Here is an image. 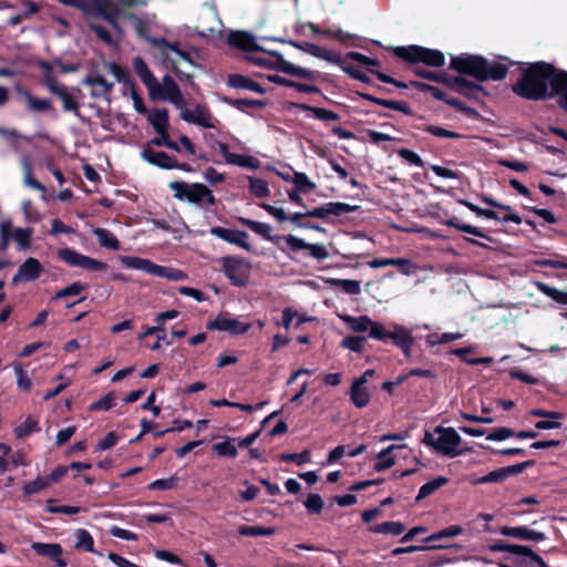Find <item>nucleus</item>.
I'll return each mask as SVG.
<instances>
[{
  "label": "nucleus",
  "mask_w": 567,
  "mask_h": 567,
  "mask_svg": "<svg viewBox=\"0 0 567 567\" xmlns=\"http://www.w3.org/2000/svg\"><path fill=\"white\" fill-rule=\"evenodd\" d=\"M331 287L340 288L348 295H359L361 292V282L353 279L331 278L328 280Z\"/></svg>",
  "instance_id": "f704fd0d"
},
{
  "label": "nucleus",
  "mask_w": 567,
  "mask_h": 567,
  "mask_svg": "<svg viewBox=\"0 0 567 567\" xmlns=\"http://www.w3.org/2000/svg\"><path fill=\"white\" fill-rule=\"evenodd\" d=\"M404 530L405 526L401 522H385L371 527L372 533L390 534L393 536L401 535Z\"/></svg>",
  "instance_id": "79ce46f5"
},
{
  "label": "nucleus",
  "mask_w": 567,
  "mask_h": 567,
  "mask_svg": "<svg viewBox=\"0 0 567 567\" xmlns=\"http://www.w3.org/2000/svg\"><path fill=\"white\" fill-rule=\"evenodd\" d=\"M86 288H87V286L85 284H82L79 281L73 282V284L69 285L68 287L59 290L55 293L54 299H62V298H66V297H71V296H78L82 291H84Z\"/></svg>",
  "instance_id": "6e6d98bb"
},
{
  "label": "nucleus",
  "mask_w": 567,
  "mask_h": 567,
  "mask_svg": "<svg viewBox=\"0 0 567 567\" xmlns=\"http://www.w3.org/2000/svg\"><path fill=\"white\" fill-rule=\"evenodd\" d=\"M120 262L128 269L141 270L150 275H153L154 272L155 264L146 258L135 256H122L120 258Z\"/></svg>",
  "instance_id": "b1692460"
},
{
  "label": "nucleus",
  "mask_w": 567,
  "mask_h": 567,
  "mask_svg": "<svg viewBox=\"0 0 567 567\" xmlns=\"http://www.w3.org/2000/svg\"><path fill=\"white\" fill-rule=\"evenodd\" d=\"M227 83L229 86H231L234 89L248 90V91L257 92L260 94L265 93V90L261 87L260 84H258L250 78L241 75V74L229 75L227 79Z\"/></svg>",
  "instance_id": "5701e85b"
},
{
  "label": "nucleus",
  "mask_w": 567,
  "mask_h": 567,
  "mask_svg": "<svg viewBox=\"0 0 567 567\" xmlns=\"http://www.w3.org/2000/svg\"><path fill=\"white\" fill-rule=\"evenodd\" d=\"M474 350V348H458L453 350V354L460 357L464 362H467L470 364H481V363H489L492 362L491 358H480V359H473L470 358L467 354L471 353Z\"/></svg>",
  "instance_id": "bf43d9fd"
},
{
  "label": "nucleus",
  "mask_w": 567,
  "mask_h": 567,
  "mask_svg": "<svg viewBox=\"0 0 567 567\" xmlns=\"http://www.w3.org/2000/svg\"><path fill=\"white\" fill-rule=\"evenodd\" d=\"M31 548L41 556H47L51 559H58V556H61L63 550L59 544L55 543H32Z\"/></svg>",
  "instance_id": "473e14b6"
},
{
  "label": "nucleus",
  "mask_w": 567,
  "mask_h": 567,
  "mask_svg": "<svg viewBox=\"0 0 567 567\" xmlns=\"http://www.w3.org/2000/svg\"><path fill=\"white\" fill-rule=\"evenodd\" d=\"M249 60L257 65L275 69L281 72H284V63L287 62L280 53L275 51L252 55Z\"/></svg>",
  "instance_id": "6ab92c4d"
},
{
  "label": "nucleus",
  "mask_w": 567,
  "mask_h": 567,
  "mask_svg": "<svg viewBox=\"0 0 567 567\" xmlns=\"http://www.w3.org/2000/svg\"><path fill=\"white\" fill-rule=\"evenodd\" d=\"M32 228L13 227L11 220L4 219L0 223V238L2 250L7 249L9 241L12 239L17 243L19 249L27 250L31 246Z\"/></svg>",
  "instance_id": "1a4fd4ad"
},
{
  "label": "nucleus",
  "mask_w": 567,
  "mask_h": 567,
  "mask_svg": "<svg viewBox=\"0 0 567 567\" xmlns=\"http://www.w3.org/2000/svg\"><path fill=\"white\" fill-rule=\"evenodd\" d=\"M90 16H101L117 29L116 18H131L127 9L145 4V0H59Z\"/></svg>",
  "instance_id": "7ed1b4c3"
},
{
  "label": "nucleus",
  "mask_w": 567,
  "mask_h": 567,
  "mask_svg": "<svg viewBox=\"0 0 567 567\" xmlns=\"http://www.w3.org/2000/svg\"><path fill=\"white\" fill-rule=\"evenodd\" d=\"M177 110L179 111V117L186 123L204 128H215L217 125V120L213 117L207 106L203 104H196L193 109H188L187 101H185L183 106Z\"/></svg>",
  "instance_id": "9b49d317"
},
{
  "label": "nucleus",
  "mask_w": 567,
  "mask_h": 567,
  "mask_svg": "<svg viewBox=\"0 0 567 567\" xmlns=\"http://www.w3.org/2000/svg\"><path fill=\"white\" fill-rule=\"evenodd\" d=\"M42 272V265L33 257L27 258L13 276V284L29 282L38 279Z\"/></svg>",
  "instance_id": "dca6fc26"
},
{
  "label": "nucleus",
  "mask_w": 567,
  "mask_h": 567,
  "mask_svg": "<svg viewBox=\"0 0 567 567\" xmlns=\"http://www.w3.org/2000/svg\"><path fill=\"white\" fill-rule=\"evenodd\" d=\"M394 53L409 63H423L429 66H442L445 64L444 54L434 49H427L420 45L396 47Z\"/></svg>",
  "instance_id": "0eeeda50"
},
{
  "label": "nucleus",
  "mask_w": 567,
  "mask_h": 567,
  "mask_svg": "<svg viewBox=\"0 0 567 567\" xmlns=\"http://www.w3.org/2000/svg\"><path fill=\"white\" fill-rule=\"evenodd\" d=\"M223 270L227 278L236 286H245L248 282L251 266L239 257H224L220 260Z\"/></svg>",
  "instance_id": "9d476101"
},
{
  "label": "nucleus",
  "mask_w": 567,
  "mask_h": 567,
  "mask_svg": "<svg viewBox=\"0 0 567 567\" xmlns=\"http://www.w3.org/2000/svg\"><path fill=\"white\" fill-rule=\"evenodd\" d=\"M152 334H156L154 336V339H157V341L151 347L153 351L159 350L163 342L171 344V342L166 340L165 329L162 324L146 328L145 331L140 334V339Z\"/></svg>",
  "instance_id": "ea45409f"
},
{
  "label": "nucleus",
  "mask_w": 567,
  "mask_h": 567,
  "mask_svg": "<svg viewBox=\"0 0 567 567\" xmlns=\"http://www.w3.org/2000/svg\"><path fill=\"white\" fill-rule=\"evenodd\" d=\"M514 92L530 100L557 96L559 106L567 111V72L550 64L535 63L523 73Z\"/></svg>",
  "instance_id": "f257e3e1"
},
{
  "label": "nucleus",
  "mask_w": 567,
  "mask_h": 567,
  "mask_svg": "<svg viewBox=\"0 0 567 567\" xmlns=\"http://www.w3.org/2000/svg\"><path fill=\"white\" fill-rule=\"evenodd\" d=\"M227 42L236 48L254 51L257 50V45L255 44V39L251 34L243 31H229L227 35Z\"/></svg>",
  "instance_id": "4be33fe9"
},
{
  "label": "nucleus",
  "mask_w": 567,
  "mask_h": 567,
  "mask_svg": "<svg viewBox=\"0 0 567 567\" xmlns=\"http://www.w3.org/2000/svg\"><path fill=\"white\" fill-rule=\"evenodd\" d=\"M147 92L151 100L167 101L176 109L183 106V103L186 101L178 84L169 75L163 76L161 82L156 80Z\"/></svg>",
  "instance_id": "6e6552de"
},
{
  "label": "nucleus",
  "mask_w": 567,
  "mask_h": 567,
  "mask_svg": "<svg viewBox=\"0 0 567 567\" xmlns=\"http://www.w3.org/2000/svg\"><path fill=\"white\" fill-rule=\"evenodd\" d=\"M299 107L301 110H309L313 113V115L319 118V120H323V121H336L339 118V116L331 112V111H328L326 109H321V107H309V106H305L303 104L302 105H299Z\"/></svg>",
  "instance_id": "69168bd1"
},
{
  "label": "nucleus",
  "mask_w": 567,
  "mask_h": 567,
  "mask_svg": "<svg viewBox=\"0 0 567 567\" xmlns=\"http://www.w3.org/2000/svg\"><path fill=\"white\" fill-rule=\"evenodd\" d=\"M328 215L340 216L342 214L351 213L357 209V206H351L346 203H327Z\"/></svg>",
  "instance_id": "0e129e2a"
},
{
  "label": "nucleus",
  "mask_w": 567,
  "mask_h": 567,
  "mask_svg": "<svg viewBox=\"0 0 567 567\" xmlns=\"http://www.w3.org/2000/svg\"><path fill=\"white\" fill-rule=\"evenodd\" d=\"M13 372L17 377V386L23 392L30 391L32 388V379L24 370L21 362H12Z\"/></svg>",
  "instance_id": "4c0bfd02"
},
{
  "label": "nucleus",
  "mask_w": 567,
  "mask_h": 567,
  "mask_svg": "<svg viewBox=\"0 0 567 567\" xmlns=\"http://www.w3.org/2000/svg\"><path fill=\"white\" fill-rule=\"evenodd\" d=\"M350 398L352 403L357 408H364L370 402V392L368 391L364 385H361L360 383L352 382L351 390H350Z\"/></svg>",
  "instance_id": "2f4dec72"
},
{
  "label": "nucleus",
  "mask_w": 567,
  "mask_h": 567,
  "mask_svg": "<svg viewBox=\"0 0 567 567\" xmlns=\"http://www.w3.org/2000/svg\"><path fill=\"white\" fill-rule=\"evenodd\" d=\"M452 85L456 91L466 96H477L482 90L480 85L468 82L462 78H456Z\"/></svg>",
  "instance_id": "49530a36"
},
{
  "label": "nucleus",
  "mask_w": 567,
  "mask_h": 567,
  "mask_svg": "<svg viewBox=\"0 0 567 567\" xmlns=\"http://www.w3.org/2000/svg\"><path fill=\"white\" fill-rule=\"evenodd\" d=\"M58 256L61 260L71 267H79L90 271H102L107 268L103 261L94 259L90 256L83 255L71 248H61L58 250Z\"/></svg>",
  "instance_id": "f8f14e48"
},
{
  "label": "nucleus",
  "mask_w": 567,
  "mask_h": 567,
  "mask_svg": "<svg viewBox=\"0 0 567 567\" xmlns=\"http://www.w3.org/2000/svg\"><path fill=\"white\" fill-rule=\"evenodd\" d=\"M249 190L252 195L259 198H265L270 195V188L266 181L257 177H248Z\"/></svg>",
  "instance_id": "de8ad7c7"
},
{
  "label": "nucleus",
  "mask_w": 567,
  "mask_h": 567,
  "mask_svg": "<svg viewBox=\"0 0 567 567\" xmlns=\"http://www.w3.org/2000/svg\"><path fill=\"white\" fill-rule=\"evenodd\" d=\"M292 184L296 187L295 189L301 193H308L316 188V184L305 173L300 172L292 173Z\"/></svg>",
  "instance_id": "3c124183"
},
{
  "label": "nucleus",
  "mask_w": 567,
  "mask_h": 567,
  "mask_svg": "<svg viewBox=\"0 0 567 567\" xmlns=\"http://www.w3.org/2000/svg\"><path fill=\"white\" fill-rule=\"evenodd\" d=\"M133 69L148 91L156 82V78L153 75L144 60L140 56L134 58Z\"/></svg>",
  "instance_id": "cd10ccee"
},
{
  "label": "nucleus",
  "mask_w": 567,
  "mask_h": 567,
  "mask_svg": "<svg viewBox=\"0 0 567 567\" xmlns=\"http://www.w3.org/2000/svg\"><path fill=\"white\" fill-rule=\"evenodd\" d=\"M84 84L92 87L91 94L93 96L106 94L112 87V84H109L101 76H89L84 80Z\"/></svg>",
  "instance_id": "37998d69"
},
{
  "label": "nucleus",
  "mask_w": 567,
  "mask_h": 567,
  "mask_svg": "<svg viewBox=\"0 0 567 567\" xmlns=\"http://www.w3.org/2000/svg\"><path fill=\"white\" fill-rule=\"evenodd\" d=\"M37 430H38V422L32 417H28L20 425H18L16 427L14 433H16L17 437L22 439V437H25V436L30 435L31 433L35 432Z\"/></svg>",
  "instance_id": "4d7b16f0"
},
{
  "label": "nucleus",
  "mask_w": 567,
  "mask_h": 567,
  "mask_svg": "<svg viewBox=\"0 0 567 567\" xmlns=\"http://www.w3.org/2000/svg\"><path fill=\"white\" fill-rule=\"evenodd\" d=\"M93 234L96 236L101 246L106 247L109 249L117 250L120 248L118 240L116 237L104 228H95Z\"/></svg>",
  "instance_id": "a18cd8bd"
},
{
  "label": "nucleus",
  "mask_w": 567,
  "mask_h": 567,
  "mask_svg": "<svg viewBox=\"0 0 567 567\" xmlns=\"http://www.w3.org/2000/svg\"><path fill=\"white\" fill-rule=\"evenodd\" d=\"M268 80L271 82L281 84V85L295 87L296 90H298L300 92H305V93L318 92V89L313 85L290 81L282 76H278V75H268Z\"/></svg>",
  "instance_id": "c03bdc74"
},
{
  "label": "nucleus",
  "mask_w": 567,
  "mask_h": 567,
  "mask_svg": "<svg viewBox=\"0 0 567 567\" xmlns=\"http://www.w3.org/2000/svg\"><path fill=\"white\" fill-rule=\"evenodd\" d=\"M338 318L346 322L357 333L369 332V338L374 340L391 339L406 355H410L414 338L409 329L398 323H391L388 330L382 323L373 321L368 316L353 317L338 313Z\"/></svg>",
  "instance_id": "f03ea898"
},
{
  "label": "nucleus",
  "mask_w": 567,
  "mask_h": 567,
  "mask_svg": "<svg viewBox=\"0 0 567 567\" xmlns=\"http://www.w3.org/2000/svg\"><path fill=\"white\" fill-rule=\"evenodd\" d=\"M153 276L166 278L172 281H182L187 278V275L176 268L164 267L155 264Z\"/></svg>",
  "instance_id": "a19ab883"
},
{
  "label": "nucleus",
  "mask_w": 567,
  "mask_h": 567,
  "mask_svg": "<svg viewBox=\"0 0 567 567\" xmlns=\"http://www.w3.org/2000/svg\"><path fill=\"white\" fill-rule=\"evenodd\" d=\"M169 188L175 198L187 202L200 208H208L215 204L212 190L202 183L172 182Z\"/></svg>",
  "instance_id": "423d86ee"
},
{
  "label": "nucleus",
  "mask_w": 567,
  "mask_h": 567,
  "mask_svg": "<svg viewBox=\"0 0 567 567\" xmlns=\"http://www.w3.org/2000/svg\"><path fill=\"white\" fill-rule=\"evenodd\" d=\"M216 146L228 165L249 169H258L260 166V161L257 157L249 154L230 152L229 145L224 142H217Z\"/></svg>",
  "instance_id": "ddd939ff"
},
{
  "label": "nucleus",
  "mask_w": 567,
  "mask_h": 567,
  "mask_svg": "<svg viewBox=\"0 0 567 567\" xmlns=\"http://www.w3.org/2000/svg\"><path fill=\"white\" fill-rule=\"evenodd\" d=\"M147 121L156 133H165L169 128L168 112L165 109H155L147 114Z\"/></svg>",
  "instance_id": "393cba45"
},
{
  "label": "nucleus",
  "mask_w": 567,
  "mask_h": 567,
  "mask_svg": "<svg viewBox=\"0 0 567 567\" xmlns=\"http://www.w3.org/2000/svg\"><path fill=\"white\" fill-rule=\"evenodd\" d=\"M296 47L316 58H319V59H322V60H326L329 62H337V58L333 52H331L324 48H321L319 45H316L313 43L306 42L302 45L296 44Z\"/></svg>",
  "instance_id": "c9c22d12"
},
{
  "label": "nucleus",
  "mask_w": 567,
  "mask_h": 567,
  "mask_svg": "<svg viewBox=\"0 0 567 567\" xmlns=\"http://www.w3.org/2000/svg\"><path fill=\"white\" fill-rule=\"evenodd\" d=\"M284 73H287V74H290V75H293L297 78H301V79H307V80L315 79V74L312 71H310L306 68L296 66L288 61L286 63H284Z\"/></svg>",
  "instance_id": "5fc2aeb1"
},
{
  "label": "nucleus",
  "mask_w": 567,
  "mask_h": 567,
  "mask_svg": "<svg viewBox=\"0 0 567 567\" xmlns=\"http://www.w3.org/2000/svg\"><path fill=\"white\" fill-rule=\"evenodd\" d=\"M423 443L449 457H456L463 453L460 447L462 437L453 427L436 426L432 432L425 433Z\"/></svg>",
  "instance_id": "39448f33"
},
{
  "label": "nucleus",
  "mask_w": 567,
  "mask_h": 567,
  "mask_svg": "<svg viewBox=\"0 0 567 567\" xmlns=\"http://www.w3.org/2000/svg\"><path fill=\"white\" fill-rule=\"evenodd\" d=\"M536 288L554 301L560 305H567V291L559 290L544 282H536Z\"/></svg>",
  "instance_id": "e433bc0d"
},
{
  "label": "nucleus",
  "mask_w": 567,
  "mask_h": 567,
  "mask_svg": "<svg viewBox=\"0 0 567 567\" xmlns=\"http://www.w3.org/2000/svg\"><path fill=\"white\" fill-rule=\"evenodd\" d=\"M493 551H507L517 556H520L525 561L533 555V550L522 545H503L496 544L491 547Z\"/></svg>",
  "instance_id": "58836bf2"
},
{
  "label": "nucleus",
  "mask_w": 567,
  "mask_h": 567,
  "mask_svg": "<svg viewBox=\"0 0 567 567\" xmlns=\"http://www.w3.org/2000/svg\"><path fill=\"white\" fill-rule=\"evenodd\" d=\"M238 533L243 536H271L275 534V529L271 527H261V526H240Z\"/></svg>",
  "instance_id": "864d4df0"
},
{
  "label": "nucleus",
  "mask_w": 567,
  "mask_h": 567,
  "mask_svg": "<svg viewBox=\"0 0 567 567\" xmlns=\"http://www.w3.org/2000/svg\"><path fill=\"white\" fill-rule=\"evenodd\" d=\"M364 342H365L364 337L348 336L342 340L341 347L349 349L353 352L360 353L363 351Z\"/></svg>",
  "instance_id": "13d9d810"
},
{
  "label": "nucleus",
  "mask_w": 567,
  "mask_h": 567,
  "mask_svg": "<svg viewBox=\"0 0 567 567\" xmlns=\"http://www.w3.org/2000/svg\"><path fill=\"white\" fill-rule=\"evenodd\" d=\"M305 506L310 513H320L323 507V501L318 494H310L305 501Z\"/></svg>",
  "instance_id": "774afa93"
},
{
  "label": "nucleus",
  "mask_w": 567,
  "mask_h": 567,
  "mask_svg": "<svg viewBox=\"0 0 567 567\" xmlns=\"http://www.w3.org/2000/svg\"><path fill=\"white\" fill-rule=\"evenodd\" d=\"M369 267L371 268H383V267H392L396 266L400 268V271L405 275L410 276L415 272L416 267L409 260L404 258H386V259H374L370 261Z\"/></svg>",
  "instance_id": "aec40b11"
},
{
  "label": "nucleus",
  "mask_w": 567,
  "mask_h": 567,
  "mask_svg": "<svg viewBox=\"0 0 567 567\" xmlns=\"http://www.w3.org/2000/svg\"><path fill=\"white\" fill-rule=\"evenodd\" d=\"M451 69L468 74L480 81H499L507 74V68L503 63L488 62L480 55L461 54L452 58Z\"/></svg>",
  "instance_id": "20e7f679"
},
{
  "label": "nucleus",
  "mask_w": 567,
  "mask_h": 567,
  "mask_svg": "<svg viewBox=\"0 0 567 567\" xmlns=\"http://www.w3.org/2000/svg\"><path fill=\"white\" fill-rule=\"evenodd\" d=\"M446 482H447V478L440 476V477H436V478L425 483L424 485L421 486L419 494L416 496V499L420 501V499H423V498L430 496L436 489L442 487Z\"/></svg>",
  "instance_id": "8fccbe9b"
},
{
  "label": "nucleus",
  "mask_w": 567,
  "mask_h": 567,
  "mask_svg": "<svg viewBox=\"0 0 567 567\" xmlns=\"http://www.w3.org/2000/svg\"><path fill=\"white\" fill-rule=\"evenodd\" d=\"M463 532L462 527L458 525L450 526L445 529H442L435 534H432L426 538V542H433L442 538H452L460 535Z\"/></svg>",
  "instance_id": "052dcab7"
},
{
  "label": "nucleus",
  "mask_w": 567,
  "mask_h": 567,
  "mask_svg": "<svg viewBox=\"0 0 567 567\" xmlns=\"http://www.w3.org/2000/svg\"><path fill=\"white\" fill-rule=\"evenodd\" d=\"M49 486V481L43 477H38L23 486V492L27 495L35 494Z\"/></svg>",
  "instance_id": "e2e57ef3"
},
{
  "label": "nucleus",
  "mask_w": 567,
  "mask_h": 567,
  "mask_svg": "<svg viewBox=\"0 0 567 567\" xmlns=\"http://www.w3.org/2000/svg\"><path fill=\"white\" fill-rule=\"evenodd\" d=\"M178 477L175 476V475H172L167 478H159V480H155L153 481L152 483L148 484V489H152V491H169V489H174L177 487L178 485Z\"/></svg>",
  "instance_id": "603ef678"
},
{
  "label": "nucleus",
  "mask_w": 567,
  "mask_h": 567,
  "mask_svg": "<svg viewBox=\"0 0 567 567\" xmlns=\"http://www.w3.org/2000/svg\"><path fill=\"white\" fill-rule=\"evenodd\" d=\"M501 534L504 536H508V537L535 540V542L545 539V535L543 533L529 529L525 526H518V527L505 526V527L501 528Z\"/></svg>",
  "instance_id": "412c9836"
},
{
  "label": "nucleus",
  "mask_w": 567,
  "mask_h": 567,
  "mask_svg": "<svg viewBox=\"0 0 567 567\" xmlns=\"http://www.w3.org/2000/svg\"><path fill=\"white\" fill-rule=\"evenodd\" d=\"M251 323L241 321L239 318L229 317L228 315H219L214 321L207 324L210 330L225 331L229 334L238 336L246 333Z\"/></svg>",
  "instance_id": "4468645a"
},
{
  "label": "nucleus",
  "mask_w": 567,
  "mask_h": 567,
  "mask_svg": "<svg viewBox=\"0 0 567 567\" xmlns=\"http://www.w3.org/2000/svg\"><path fill=\"white\" fill-rule=\"evenodd\" d=\"M235 437H225L221 442L215 443L213 450L218 456L234 458L238 454Z\"/></svg>",
  "instance_id": "7c9ffc66"
},
{
  "label": "nucleus",
  "mask_w": 567,
  "mask_h": 567,
  "mask_svg": "<svg viewBox=\"0 0 567 567\" xmlns=\"http://www.w3.org/2000/svg\"><path fill=\"white\" fill-rule=\"evenodd\" d=\"M155 45L163 54L164 59L174 68L177 69L182 62L194 64L189 54L181 50L177 44L167 43L165 40L155 41Z\"/></svg>",
  "instance_id": "2eb2a0df"
},
{
  "label": "nucleus",
  "mask_w": 567,
  "mask_h": 567,
  "mask_svg": "<svg viewBox=\"0 0 567 567\" xmlns=\"http://www.w3.org/2000/svg\"><path fill=\"white\" fill-rule=\"evenodd\" d=\"M498 209L499 212H497V217L493 218L494 220L501 223H514L516 225L522 223L520 216L517 215L508 205L499 204Z\"/></svg>",
  "instance_id": "09e8293b"
},
{
  "label": "nucleus",
  "mask_w": 567,
  "mask_h": 567,
  "mask_svg": "<svg viewBox=\"0 0 567 567\" xmlns=\"http://www.w3.org/2000/svg\"><path fill=\"white\" fill-rule=\"evenodd\" d=\"M210 234L227 243L237 245L245 249H249V245L247 243V234L244 231L231 230L223 227H213L210 229Z\"/></svg>",
  "instance_id": "a211bd4d"
},
{
  "label": "nucleus",
  "mask_w": 567,
  "mask_h": 567,
  "mask_svg": "<svg viewBox=\"0 0 567 567\" xmlns=\"http://www.w3.org/2000/svg\"><path fill=\"white\" fill-rule=\"evenodd\" d=\"M444 224L450 227H454L461 231H464V233H467V234H471V235H474L477 237H482V238L486 237L480 228L474 227L472 225L456 223L454 219H449Z\"/></svg>",
  "instance_id": "680f3d73"
},
{
  "label": "nucleus",
  "mask_w": 567,
  "mask_h": 567,
  "mask_svg": "<svg viewBox=\"0 0 567 567\" xmlns=\"http://www.w3.org/2000/svg\"><path fill=\"white\" fill-rule=\"evenodd\" d=\"M142 157L148 162L150 164H153L155 166H158L161 168L172 169V168H182L186 169V165H178L175 158L171 157L164 152H156L151 148H146L142 152Z\"/></svg>",
  "instance_id": "f3484780"
},
{
  "label": "nucleus",
  "mask_w": 567,
  "mask_h": 567,
  "mask_svg": "<svg viewBox=\"0 0 567 567\" xmlns=\"http://www.w3.org/2000/svg\"><path fill=\"white\" fill-rule=\"evenodd\" d=\"M296 322V326H301L305 322H309L315 320V318L307 316L306 313H299L297 310L292 308H286L282 311V326L285 329H289L292 322Z\"/></svg>",
  "instance_id": "72a5a7b5"
},
{
  "label": "nucleus",
  "mask_w": 567,
  "mask_h": 567,
  "mask_svg": "<svg viewBox=\"0 0 567 567\" xmlns=\"http://www.w3.org/2000/svg\"><path fill=\"white\" fill-rule=\"evenodd\" d=\"M17 92L20 94V96L25 101L28 107L31 111L37 112H45L51 109V103L48 100L44 99H38L33 96L28 90L18 87Z\"/></svg>",
  "instance_id": "a878e982"
},
{
  "label": "nucleus",
  "mask_w": 567,
  "mask_h": 567,
  "mask_svg": "<svg viewBox=\"0 0 567 567\" xmlns=\"http://www.w3.org/2000/svg\"><path fill=\"white\" fill-rule=\"evenodd\" d=\"M215 24V27L199 30V34L213 42H217L223 38L221 23L220 21L216 20Z\"/></svg>",
  "instance_id": "338daca9"
},
{
  "label": "nucleus",
  "mask_w": 567,
  "mask_h": 567,
  "mask_svg": "<svg viewBox=\"0 0 567 567\" xmlns=\"http://www.w3.org/2000/svg\"><path fill=\"white\" fill-rule=\"evenodd\" d=\"M74 547L76 549H83L93 554L101 555V553L94 549V540L92 535L83 528H79L74 532Z\"/></svg>",
  "instance_id": "c85d7f7f"
},
{
  "label": "nucleus",
  "mask_w": 567,
  "mask_h": 567,
  "mask_svg": "<svg viewBox=\"0 0 567 567\" xmlns=\"http://www.w3.org/2000/svg\"><path fill=\"white\" fill-rule=\"evenodd\" d=\"M243 223L254 233L260 235L267 240L277 243L279 237L272 236V228L269 224L262 221H256L251 219H244Z\"/></svg>",
  "instance_id": "c756f323"
},
{
  "label": "nucleus",
  "mask_w": 567,
  "mask_h": 567,
  "mask_svg": "<svg viewBox=\"0 0 567 567\" xmlns=\"http://www.w3.org/2000/svg\"><path fill=\"white\" fill-rule=\"evenodd\" d=\"M404 445H391L385 450H382L377 455V463L374 464V468L378 472L385 471L392 467L395 464V457L393 455V451L396 449H402Z\"/></svg>",
  "instance_id": "bb28decb"
}]
</instances>
